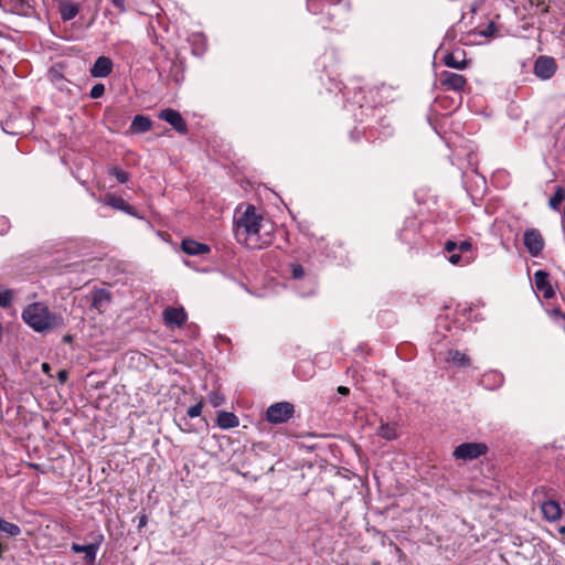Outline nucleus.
Listing matches in <instances>:
<instances>
[{
    "label": "nucleus",
    "mask_w": 565,
    "mask_h": 565,
    "mask_svg": "<svg viewBox=\"0 0 565 565\" xmlns=\"http://www.w3.org/2000/svg\"><path fill=\"white\" fill-rule=\"evenodd\" d=\"M235 236L239 243L252 249H262L274 241V223L248 205L235 220Z\"/></svg>",
    "instance_id": "1"
},
{
    "label": "nucleus",
    "mask_w": 565,
    "mask_h": 565,
    "mask_svg": "<svg viewBox=\"0 0 565 565\" xmlns=\"http://www.w3.org/2000/svg\"><path fill=\"white\" fill-rule=\"evenodd\" d=\"M22 320L35 332L45 333L64 326L63 318L52 312L43 302L28 305L22 311Z\"/></svg>",
    "instance_id": "2"
},
{
    "label": "nucleus",
    "mask_w": 565,
    "mask_h": 565,
    "mask_svg": "<svg viewBox=\"0 0 565 565\" xmlns=\"http://www.w3.org/2000/svg\"><path fill=\"white\" fill-rule=\"evenodd\" d=\"M351 4L348 0H339L337 3L328 4L320 23L323 29H333L348 21Z\"/></svg>",
    "instance_id": "3"
},
{
    "label": "nucleus",
    "mask_w": 565,
    "mask_h": 565,
    "mask_svg": "<svg viewBox=\"0 0 565 565\" xmlns=\"http://www.w3.org/2000/svg\"><path fill=\"white\" fill-rule=\"evenodd\" d=\"M488 452V446L483 443H462L458 445L452 452L457 460H473Z\"/></svg>",
    "instance_id": "4"
},
{
    "label": "nucleus",
    "mask_w": 565,
    "mask_h": 565,
    "mask_svg": "<svg viewBox=\"0 0 565 565\" xmlns=\"http://www.w3.org/2000/svg\"><path fill=\"white\" fill-rule=\"evenodd\" d=\"M295 413V406L289 402H279L270 405L266 411V420L270 424L288 422Z\"/></svg>",
    "instance_id": "5"
},
{
    "label": "nucleus",
    "mask_w": 565,
    "mask_h": 565,
    "mask_svg": "<svg viewBox=\"0 0 565 565\" xmlns=\"http://www.w3.org/2000/svg\"><path fill=\"white\" fill-rule=\"evenodd\" d=\"M523 243L529 254L533 257H537L545 246L544 238L536 228H527L524 232Z\"/></svg>",
    "instance_id": "6"
},
{
    "label": "nucleus",
    "mask_w": 565,
    "mask_h": 565,
    "mask_svg": "<svg viewBox=\"0 0 565 565\" xmlns=\"http://www.w3.org/2000/svg\"><path fill=\"white\" fill-rule=\"evenodd\" d=\"M104 541V536L102 534H97L94 537V541L87 545H81L77 543H73L71 545V550L74 553H83L84 559L87 564L92 565L95 563L97 551L99 550L102 543Z\"/></svg>",
    "instance_id": "7"
},
{
    "label": "nucleus",
    "mask_w": 565,
    "mask_h": 565,
    "mask_svg": "<svg viewBox=\"0 0 565 565\" xmlns=\"http://www.w3.org/2000/svg\"><path fill=\"white\" fill-rule=\"evenodd\" d=\"M158 117L171 125L172 128L179 134L188 132L186 122L178 110L166 108L159 113Z\"/></svg>",
    "instance_id": "8"
},
{
    "label": "nucleus",
    "mask_w": 565,
    "mask_h": 565,
    "mask_svg": "<svg viewBox=\"0 0 565 565\" xmlns=\"http://www.w3.org/2000/svg\"><path fill=\"white\" fill-rule=\"evenodd\" d=\"M556 62L551 56H540L534 64V74L541 79H550L556 72Z\"/></svg>",
    "instance_id": "9"
},
{
    "label": "nucleus",
    "mask_w": 565,
    "mask_h": 565,
    "mask_svg": "<svg viewBox=\"0 0 565 565\" xmlns=\"http://www.w3.org/2000/svg\"><path fill=\"white\" fill-rule=\"evenodd\" d=\"M162 316L166 326L170 328H181L188 319V315L182 307H168L163 310Z\"/></svg>",
    "instance_id": "10"
},
{
    "label": "nucleus",
    "mask_w": 565,
    "mask_h": 565,
    "mask_svg": "<svg viewBox=\"0 0 565 565\" xmlns=\"http://www.w3.org/2000/svg\"><path fill=\"white\" fill-rule=\"evenodd\" d=\"M440 84L446 89L461 92L467 85V79L461 74L444 71L440 74Z\"/></svg>",
    "instance_id": "11"
},
{
    "label": "nucleus",
    "mask_w": 565,
    "mask_h": 565,
    "mask_svg": "<svg viewBox=\"0 0 565 565\" xmlns=\"http://www.w3.org/2000/svg\"><path fill=\"white\" fill-rule=\"evenodd\" d=\"M535 288L543 294L545 299L554 297L555 291L550 282L548 274L544 270H537L534 273Z\"/></svg>",
    "instance_id": "12"
},
{
    "label": "nucleus",
    "mask_w": 565,
    "mask_h": 565,
    "mask_svg": "<svg viewBox=\"0 0 565 565\" xmlns=\"http://www.w3.org/2000/svg\"><path fill=\"white\" fill-rule=\"evenodd\" d=\"M113 71V62L107 56H99L90 68V75L95 78L107 77Z\"/></svg>",
    "instance_id": "13"
},
{
    "label": "nucleus",
    "mask_w": 565,
    "mask_h": 565,
    "mask_svg": "<svg viewBox=\"0 0 565 565\" xmlns=\"http://www.w3.org/2000/svg\"><path fill=\"white\" fill-rule=\"evenodd\" d=\"M466 53L462 50H457L446 54L443 58L444 64L450 68L465 70L469 62L465 58Z\"/></svg>",
    "instance_id": "14"
},
{
    "label": "nucleus",
    "mask_w": 565,
    "mask_h": 565,
    "mask_svg": "<svg viewBox=\"0 0 565 565\" xmlns=\"http://www.w3.org/2000/svg\"><path fill=\"white\" fill-rule=\"evenodd\" d=\"M542 513L547 521L555 522L562 516V509L558 502L547 500L541 505Z\"/></svg>",
    "instance_id": "15"
},
{
    "label": "nucleus",
    "mask_w": 565,
    "mask_h": 565,
    "mask_svg": "<svg viewBox=\"0 0 565 565\" xmlns=\"http://www.w3.org/2000/svg\"><path fill=\"white\" fill-rule=\"evenodd\" d=\"M181 248L188 255H203L210 252L207 245L190 238L182 241Z\"/></svg>",
    "instance_id": "16"
},
{
    "label": "nucleus",
    "mask_w": 565,
    "mask_h": 565,
    "mask_svg": "<svg viewBox=\"0 0 565 565\" xmlns=\"http://www.w3.org/2000/svg\"><path fill=\"white\" fill-rule=\"evenodd\" d=\"M216 423L222 429H231L239 425V419L234 413L222 411L217 414Z\"/></svg>",
    "instance_id": "17"
},
{
    "label": "nucleus",
    "mask_w": 565,
    "mask_h": 565,
    "mask_svg": "<svg viewBox=\"0 0 565 565\" xmlns=\"http://www.w3.org/2000/svg\"><path fill=\"white\" fill-rule=\"evenodd\" d=\"M151 129V120L143 115H136L131 121L130 130L135 134L146 132Z\"/></svg>",
    "instance_id": "18"
},
{
    "label": "nucleus",
    "mask_w": 565,
    "mask_h": 565,
    "mask_svg": "<svg viewBox=\"0 0 565 565\" xmlns=\"http://www.w3.org/2000/svg\"><path fill=\"white\" fill-rule=\"evenodd\" d=\"M446 361L451 362L452 364L459 367H467L470 365V358L467 354L457 350H450L448 352Z\"/></svg>",
    "instance_id": "19"
},
{
    "label": "nucleus",
    "mask_w": 565,
    "mask_h": 565,
    "mask_svg": "<svg viewBox=\"0 0 565 565\" xmlns=\"http://www.w3.org/2000/svg\"><path fill=\"white\" fill-rule=\"evenodd\" d=\"M60 14L63 21H70L78 14V7L72 2H63L60 7Z\"/></svg>",
    "instance_id": "20"
},
{
    "label": "nucleus",
    "mask_w": 565,
    "mask_h": 565,
    "mask_svg": "<svg viewBox=\"0 0 565 565\" xmlns=\"http://www.w3.org/2000/svg\"><path fill=\"white\" fill-rule=\"evenodd\" d=\"M0 531L11 537H15V536L20 535V533H21V529L19 525L8 522L1 518H0Z\"/></svg>",
    "instance_id": "21"
},
{
    "label": "nucleus",
    "mask_w": 565,
    "mask_h": 565,
    "mask_svg": "<svg viewBox=\"0 0 565 565\" xmlns=\"http://www.w3.org/2000/svg\"><path fill=\"white\" fill-rule=\"evenodd\" d=\"M565 198V191L562 186H557L555 193L548 201V205L554 211H559L561 204Z\"/></svg>",
    "instance_id": "22"
},
{
    "label": "nucleus",
    "mask_w": 565,
    "mask_h": 565,
    "mask_svg": "<svg viewBox=\"0 0 565 565\" xmlns=\"http://www.w3.org/2000/svg\"><path fill=\"white\" fill-rule=\"evenodd\" d=\"M106 204L119 211L128 207V203L122 198L116 195L107 196Z\"/></svg>",
    "instance_id": "23"
},
{
    "label": "nucleus",
    "mask_w": 565,
    "mask_h": 565,
    "mask_svg": "<svg viewBox=\"0 0 565 565\" xmlns=\"http://www.w3.org/2000/svg\"><path fill=\"white\" fill-rule=\"evenodd\" d=\"M14 292L11 289L0 290V307L9 308L12 305Z\"/></svg>",
    "instance_id": "24"
},
{
    "label": "nucleus",
    "mask_w": 565,
    "mask_h": 565,
    "mask_svg": "<svg viewBox=\"0 0 565 565\" xmlns=\"http://www.w3.org/2000/svg\"><path fill=\"white\" fill-rule=\"evenodd\" d=\"M379 434L381 437H383L386 440H393L396 438V430L393 426L390 424H383L380 427Z\"/></svg>",
    "instance_id": "25"
},
{
    "label": "nucleus",
    "mask_w": 565,
    "mask_h": 565,
    "mask_svg": "<svg viewBox=\"0 0 565 565\" xmlns=\"http://www.w3.org/2000/svg\"><path fill=\"white\" fill-rule=\"evenodd\" d=\"M207 399L213 407H218L225 402V397L220 391H212L209 393Z\"/></svg>",
    "instance_id": "26"
},
{
    "label": "nucleus",
    "mask_w": 565,
    "mask_h": 565,
    "mask_svg": "<svg viewBox=\"0 0 565 565\" xmlns=\"http://www.w3.org/2000/svg\"><path fill=\"white\" fill-rule=\"evenodd\" d=\"M111 174L117 179L119 183H126L129 180V174L119 168L111 169Z\"/></svg>",
    "instance_id": "27"
},
{
    "label": "nucleus",
    "mask_w": 565,
    "mask_h": 565,
    "mask_svg": "<svg viewBox=\"0 0 565 565\" xmlns=\"http://www.w3.org/2000/svg\"><path fill=\"white\" fill-rule=\"evenodd\" d=\"M105 93V86L103 84H95L90 92H89V97L93 98V99H96V98H99L104 95Z\"/></svg>",
    "instance_id": "28"
},
{
    "label": "nucleus",
    "mask_w": 565,
    "mask_h": 565,
    "mask_svg": "<svg viewBox=\"0 0 565 565\" xmlns=\"http://www.w3.org/2000/svg\"><path fill=\"white\" fill-rule=\"evenodd\" d=\"M291 275L295 279H300L305 276V269L299 264L291 265Z\"/></svg>",
    "instance_id": "29"
},
{
    "label": "nucleus",
    "mask_w": 565,
    "mask_h": 565,
    "mask_svg": "<svg viewBox=\"0 0 565 565\" xmlns=\"http://www.w3.org/2000/svg\"><path fill=\"white\" fill-rule=\"evenodd\" d=\"M201 412H202V404H201V403H198V404H195V405H192V406L188 409L186 414H188V416H189V417L194 418V417L200 416V415H201Z\"/></svg>",
    "instance_id": "30"
},
{
    "label": "nucleus",
    "mask_w": 565,
    "mask_h": 565,
    "mask_svg": "<svg viewBox=\"0 0 565 565\" xmlns=\"http://www.w3.org/2000/svg\"><path fill=\"white\" fill-rule=\"evenodd\" d=\"M321 2H322V0H308L307 1L308 10L313 14L319 13V8H320Z\"/></svg>",
    "instance_id": "31"
},
{
    "label": "nucleus",
    "mask_w": 565,
    "mask_h": 565,
    "mask_svg": "<svg viewBox=\"0 0 565 565\" xmlns=\"http://www.w3.org/2000/svg\"><path fill=\"white\" fill-rule=\"evenodd\" d=\"M495 32H497L495 24L493 22H490L488 24L487 29L483 31H480L479 34L482 36L489 38V36L494 35Z\"/></svg>",
    "instance_id": "32"
},
{
    "label": "nucleus",
    "mask_w": 565,
    "mask_h": 565,
    "mask_svg": "<svg viewBox=\"0 0 565 565\" xmlns=\"http://www.w3.org/2000/svg\"><path fill=\"white\" fill-rule=\"evenodd\" d=\"M9 227V220L6 216H0V235L7 233Z\"/></svg>",
    "instance_id": "33"
},
{
    "label": "nucleus",
    "mask_w": 565,
    "mask_h": 565,
    "mask_svg": "<svg viewBox=\"0 0 565 565\" xmlns=\"http://www.w3.org/2000/svg\"><path fill=\"white\" fill-rule=\"evenodd\" d=\"M471 247H472V245L469 241H462L458 244V250L460 253H467V252L471 250Z\"/></svg>",
    "instance_id": "34"
},
{
    "label": "nucleus",
    "mask_w": 565,
    "mask_h": 565,
    "mask_svg": "<svg viewBox=\"0 0 565 565\" xmlns=\"http://www.w3.org/2000/svg\"><path fill=\"white\" fill-rule=\"evenodd\" d=\"M445 250L447 253L456 252V250H458V244L456 242L449 239L445 243Z\"/></svg>",
    "instance_id": "35"
},
{
    "label": "nucleus",
    "mask_w": 565,
    "mask_h": 565,
    "mask_svg": "<svg viewBox=\"0 0 565 565\" xmlns=\"http://www.w3.org/2000/svg\"><path fill=\"white\" fill-rule=\"evenodd\" d=\"M449 254H450V256L448 257L449 263L452 264V265H458L460 263V260H461L460 253L452 252V253H449Z\"/></svg>",
    "instance_id": "36"
},
{
    "label": "nucleus",
    "mask_w": 565,
    "mask_h": 565,
    "mask_svg": "<svg viewBox=\"0 0 565 565\" xmlns=\"http://www.w3.org/2000/svg\"><path fill=\"white\" fill-rule=\"evenodd\" d=\"M113 6L118 9L119 12H125L126 11V7H125V0H110Z\"/></svg>",
    "instance_id": "37"
},
{
    "label": "nucleus",
    "mask_w": 565,
    "mask_h": 565,
    "mask_svg": "<svg viewBox=\"0 0 565 565\" xmlns=\"http://www.w3.org/2000/svg\"><path fill=\"white\" fill-rule=\"evenodd\" d=\"M108 299V295L104 290H99L94 295V303L103 301V299Z\"/></svg>",
    "instance_id": "38"
},
{
    "label": "nucleus",
    "mask_w": 565,
    "mask_h": 565,
    "mask_svg": "<svg viewBox=\"0 0 565 565\" xmlns=\"http://www.w3.org/2000/svg\"><path fill=\"white\" fill-rule=\"evenodd\" d=\"M138 520H139V521H138V527H139V529H141V527L146 526V525H147V523H148V518H147V515H146V514H140V515L138 516Z\"/></svg>",
    "instance_id": "39"
},
{
    "label": "nucleus",
    "mask_w": 565,
    "mask_h": 565,
    "mask_svg": "<svg viewBox=\"0 0 565 565\" xmlns=\"http://www.w3.org/2000/svg\"><path fill=\"white\" fill-rule=\"evenodd\" d=\"M484 379H489V377H494L495 380H498V382H502V377L500 374L495 373V372H490L488 374H484L483 376Z\"/></svg>",
    "instance_id": "40"
},
{
    "label": "nucleus",
    "mask_w": 565,
    "mask_h": 565,
    "mask_svg": "<svg viewBox=\"0 0 565 565\" xmlns=\"http://www.w3.org/2000/svg\"><path fill=\"white\" fill-rule=\"evenodd\" d=\"M57 375H58V380L61 383H64L68 376V374L65 370H61Z\"/></svg>",
    "instance_id": "41"
},
{
    "label": "nucleus",
    "mask_w": 565,
    "mask_h": 565,
    "mask_svg": "<svg viewBox=\"0 0 565 565\" xmlns=\"http://www.w3.org/2000/svg\"><path fill=\"white\" fill-rule=\"evenodd\" d=\"M338 393L345 396V395H349L350 390L347 386H339L338 387Z\"/></svg>",
    "instance_id": "42"
},
{
    "label": "nucleus",
    "mask_w": 565,
    "mask_h": 565,
    "mask_svg": "<svg viewBox=\"0 0 565 565\" xmlns=\"http://www.w3.org/2000/svg\"><path fill=\"white\" fill-rule=\"evenodd\" d=\"M124 212H126L127 214H130V215H136V213L134 212V207L131 205L128 204V207L126 210H122Z\"/></svg>",
    "instance_id": "43"
},
{
    "label": "nucleus",
    "mask_w": 565,
    "mask_h": 565,
    "mask_svg": "<svg viewBox=\"0 0 565 565\" xmlns=\"http://www.w3.org/2000/svg\"><path fill=\"white\" fill-rule=\"evenodd\" d=\"M42 370H43L45 373H47V372H49V370H50V365H49L47 363H43V364H42Z\"/></svg>",
    "instance_id": "44"
},
{
    "label": "nucleus",
    "mask_w": 565,
    "mask_h": 565,
    "mask_svg": "<svg viewBox=\"0 0 565 565\" xmlns=\"http://www.w3.org/2000/svg\"><path fill=\"white\" fill-rule=\"evenodd\" d=\"M561 534H565V525L559 529Z\"/></svg>",
    "instance_id": "45"
},
{
    "label": "nucleus",
    "mask_w": 565,
    "mask_h": 565,
    "mask_svg": "<svg viewBox=\"0 0 565 565\" xmlns=\"http://www.w3.org/2000/svg\"><path fill=\"white\" fill-rule=\"evenodd\" d=\"M564 319H565V315H564Z\"/></svg>",
    "instance_id": "46"
}]
</instances>
